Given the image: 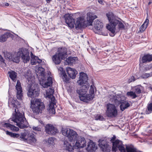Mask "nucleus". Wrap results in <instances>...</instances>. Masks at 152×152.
Instances as JSON below:
<instances>
[{
    "label": "nucleus",
    "instance_id": "2",
    "mask_svg": "<svg viewBox=\"0 0 152 152\" xmlns=\"http://www.w3.org/2000/svg\"><path fill=\"white\" fill-rule=\"evenodd\" d=\"M106 15L109 22L107 25V28L112 33H115L117 25L119 29H124L125 26L123 23L117 19L113 12H109Z\"/></svg>",
    "mask_w": 152,
    "mask_h": 152
},
{
    "label": "nucleus",
    "instance_id": "48",
    "mask_svg": "<svg viewBox=\"0 0 152 152\" xmlns=\"http://www.w3.org/2000/svg\"><path fill=\"white\" fill-rule=\"evenodd\" d=\"M33 129L34 130L37 131H41V128L38 127V126H34L33 127Z\"/></svg>",
    "mask_w": 152,
    "mask_h": 152
},
{
    "label": "nucleus",
    "instance_id": "35",
    "mask_svg": "<svg viewBox=\"0 0 152 152\" xmlns=\"http://www.w3.org/2000/svg\"><path fill=\"white\" fill-rule=\"evenodd\" d=\"M128 96L131 97L132 99H135L137 96L135 94V92L132 91H128L126 93Z\"/></svg>",
    "mask_w": 152,
    "mask_h": 152
},
{
    "label": "nucleus",
    "instance_id": "61",
    "mask_svg": "<svg viewBox=\"0 0 152 152\" xmlns=\"http://www.w3.org/2000/svg\"><path fill=\"white\" fill-rule=\"evenodd\" d=\"M119 19H120L119 18H118Z\"/></svg>",
    "mask_w": 152,
    "mask_h": 152
},
{
    "label": "nucleus",
    "instance_id": "50",
    "mask_svg": "<svg viewBox=\"0 0 152 152\" xmlns=\"http://www.w3.org/2000/svg\"><path fill=\"white\" fill-rule=\"evenodd\" d=\"M0 61L1 62V63H4L5 64V60L2 57V56L1 55H0Z\"/></svg>",
    "mask_w": 152,
    "mask_h": 152
},
{
    "label": "nucleus",
    "instance_id": "9",
    "mask_svg": "<svg viewBox=\"0 0 152 152\" xmlns=\"http://www.w3.org/2000/svg\"><path fill=\"white\" fill-rule=\"evenodd\" d=\"M39 91L38 84H34L30 86L27 92L28 96L31 98L37 97L39 95Z\"/></svg>",
    "mask_w": 152,
    "mask_h": 152
},
{
    "label": "nucleus",
    "instance_id": "45",
    "mask_svg": "<svg viewBox=\"0 0 152 152\" xmlns=\"http://www.w3.org/2000/svg\"><path fill=\"white\" fill-rule=\"evenodd\" d=\"M49 111L52 114H55V110L54 107V106L53 107L52 106H49Z\"/></svg>",
    "mask_w": 152,
    "mask_h": 152
},
{
    "label": "nucleus",
    "instance_id": "4",
    "mask_svg": "<svg viewBox=\"0 0 152 152\" xmlns=\"http://www.w3.org/2000/svg\"><path fill=\"white\" fill-rule=\"evenodd\" d=\"M31 108L32 111L36 115L41 113L45 108L43 102L40 99H36L34 101L31 100Z\"/></svg>",
    "mask_w": 152,
    "mask_h": 152
},
{
    "label": "nucleus",
    "instance_id": "52",
    "mask_svg": "<svg viewBox=\"0 0 152 152\" xmlns=\"http://www.w3.org/2000/svg\"><path fill=\"white\" fill-rule=\"evenodd\" d=\"M135 79L134 77V76H132L131 77V79H130L129 80V82H131L133 81H134L135 80Z\"/></svg>",
    "mask_w": 152,
    "mask_h": 152
},
{
    "label": "nucleus",
    "instance_id": "15",
    "mask_svg": "<svg viewBox=\"0 0 152 152\" xmlns=\"http://www.w3.org/2000/svg\"><path fill=\"white\" fill-rule=\"evenodd\" d=\"M88 80V77L87 74L83 72H81L80 73L79 79L77 83L79 85L83 86L86 83Z\"/></svg>",
    "mask_w": 152,
    "mask_h": 152
},
{
    "label": "nucleus",
    "instance_id": "24",
    "mask_svg": "<svg viewBox=\"0 0 152 152\" xmlns=\"http://www.w3.org/2000/svg\"><path fill=\"white\" fill-rule=\"evenodd\" d=\"M122 142L118 139L115 140L113 143L112 151L116 152L117 150L119 145L121 144Z\"/></svg>",
    "mask_w": 152,
    "mask_h": 152
},
{
    "label": "nucleus",
    "instance_id": "31",
    "mask_svg": "<svg viewBox=\"0 0 152 152\" xmlns=\"http://www.w3.org/2000/svg\"><path fill=\"white\" fill-rule=\"evenodd\" d=\"M149 22V20L147 18L144 23L140 26V31L141 32H143L147 28Z\"/></svg>",
    "mask_w": 152,
    "mask_h": 152
},
{
    "label": "nucleus",
    "instance_id": "12",
    "mask_svg": "<svg viewBox=\"0 0 152 152\" xmlns=\"http://www.w3.org/2000/svg\"><path fill=\"white\" fill-rule=\"evenodd\" d=\"M99 145L101 150L104 152H110L111 147L104 140H99Z\"/></svg>",
    "mask_w": 152,
    "mask_h": 152
},
{
    "label": "nucleus",
    "instance_id": "22",
    "mask_svg": "<svg viewBox=\"0 0 152 152\" xmlns=\"http://www.w3.org/2000/svg\"><path fill=\"white\" fill-rule=\"evenodd\" d=\"M152 61V54H145L142 58V63L149 62Z\"/></svg>",
    "mask_w": 152,
    "mask_h": 152
},
{
    "label": "nucleus",
    "instance_id": "49",
    "mask_svg": "<svg viewBox=\"0 0 152 152\" xmlns=\"http://www.w3.org/2000/svg\"><path fill=\"white\" fill-rule=\"evenodd\" d=\"M25 77L26 78L28 79V80L29 82L31 81V75H25Z\"/></svg>",
    "mask_w": 152,
    "mask_h": 152
},
{
    "label": "nucleus",
    "instance_id": "40",
    "mask_svg": "<svg viewBox=\"0 0 152 152\" xmlns=\"http://www.w3.org/2000/svg\"><path fill=\"white\" fill-rule=\"evenodd\" d=\"M63 80L66 83H68L69 81V78L67 77V75L65 72H63Z\"/></svg>",
    "mask_w": 152,
    "mask_h": 152
},
{
    "label": "nucleus",
    "instance_id": "25",
    "mask_svg": "<svg viewBox=\"0 0 152 152\" xmlns=\"http://www.w3.org/2000/svg\"><path fill=\"white\" fill-rule=\"evenodd\" d=\"M52 59L53 61L56 64H59L62 60L61 58L57 53L53 56Z\"/></svg>",
    "mask_w": 152,
    "mask_h": 152
},
{
    "label": "nucleus",
    "instance_id": "53",
    "mask_svg": "<svg viewBox=\"0 0 152 152\" xmlns=\"http://www.w3.org/2000/svg\"><path fill=\"white\" fill-rule=\"evenodd\" d=\"M103 119V117L101 115H99L98 116V118H97V119L99 120H102V119Z\"/></svg>",
    "mask_w": 152,
    "mask_h": 152
},
{
    "label": "nucleus",
    "instance_id": "8",
    "mask_svg": "<svg viewBox=\"0 0 152 152\" xmlns=\"http://www.w3.org/2000/svg\"><path fill=\"white\" fill-rule=\"evenodd\" d=\"M107 110L106 114L108 117H115L118 115V111L117 107L113 104L108 103L107 104Z\"/></svg>",
    "mask_w": 152,
    "mask_h": 152
},
{
    "label": "nucleus",
    "instance_id": "36",
    "mask_svg": "<svg viewBox=\"0 0 152 152\" xmlns=\"http://www.w3.org/2000/svg\"><path fill=\"white\" fill-rule=\"evenodd\" d=\"M126 152H137L135 148L129 146H126Z\"/></svg>",
    "mask_w": 152,
    "mask_h": 152
},
{
    "label": "nucleus",
    "instance_id": "11",
    "mask_svg": "<svg viewBox=\"0 0 152 152\" xmlns=\"http://www.w3.org/2000/svg\"><path fill=\"white\" fill-rule=\"evenodd\" d=\"M64 18L65 22L69 27L72 28L75 26L76 28V22L75 23V19L72 16L69 14H66L64 15Z\"/></svg>",
    "mask_w": 152,
    "mask_h": 152
},
{
    "label": "nucleus",
    "instance_id": "57",
    "mask_svg": "<svg viewBox=\"0 0 152 152\" xmlns=\"http://www.w3.org/2000/svg\"><path fill=\"white\" fill-rule=\"evenodd\" d=\"M5 5L6 6H8L9 5V4L8 3H6Z\"/></svg>",
    "mask_w": 152,
    "mask_h": 152
},
{
    "label": "nucleus",
    "instance_id": "42",
    "mask_svg": "<svg viewBox=\"0 0 152 152\" xmlns=\"http://www.w3.org/2000/svg\"><path fill=\"white\" fill-rule=\"evenodd\" d=\"M55 138L53 137H49L48 140L47 142L49 144L53 145L54 144Z\"/></svg>",
    "mask_w": 152,
    "mask_h": 152
},
{
    "label": "nucleus",
    "instance_id": "7",
    "mask_svg": "<svg viewBox=\"0 0 152 152\" xmlns=\"http://www.w3.org/2000/svg\"><path fill=\"white\" fill-rule=\"evenodd\" d=\"M62 134L66 137L70 142L75 141L78 136L77 133L73 130L68 128H63L61 131Z\"/></svg>",
    "mask_w": 152,
    "mask_h": 152
},
{
    "label": "nucleus",
    "instance_id": "5",
    "mask_svg": "<svg viewBox=\"0 0 152 152\" xmlns=\"http://www.w3.org/2000/svg\"><path fill=\"white\" fill-rule=\"evenodd\" d=\"M20 57L24 63H27L30 60V56L28 50L24 49H20L17 53V56L14 58L12 57L11 59L13 62L18 63L20 61Z\"/></svg>",
    "mask_w": 152,
    "mask_h": 152
},
{
    "label": "nucleus",
    "instance_id": "28",
    "mask_svg": "<svg viewBox=\"0 0 152 152\" xmlns=\"http://www.w3.org/2000/svg\"><path fill=\"white\" fill-rule=\"evenodd\" d=\"M8 74L11 79L13 81L15 82L17 77V73L14 71L11 70L8 72Z\"/></svg>",
    "mask_w": 152,
    "mask_h": 152
},
{
    "label": "nucleus",
    "instance_id": "3",
    "mask_svg": "<svg viewBox=\"0 0 152 152\" xmlns=\"http://www.w3.org/2000/svg\"><path fill=\"white\" fill-rule=\"evenodd\" d=\"M87 15V23H85L86 21L83 18L79 17L77 18L76 25V29L78 30L88 26L92 25L93 20L97 17L96 15H94L91 13H88Z\"/></svg>",
    "mask_w": 152,
    "mask_h": 152
},
{
    "label": "nucleus",
    "instance_id": "51",
    "mask_svg": "<svg viewBox=\"0 0 152 152\" xmlns=\"http://www.w3.org/2000/svg\"><path fill=\"white\" fill-rule=\"evenodd\" d=\"M116 138L115 136V135H113L111 139V142L113 143L115 140Z\"/></svg>",
    "mask_w": 152,
    "mask_h": 152
},
{
    "label": "nucleus",
    "instance_id": "46",
    "mask_svg": "<svg viewBox=\"0 0 152 152\" xmlns=\"http://www.w3.org/2000/svg\"><path fill=\"white\" fill-rule=\"evenodd\" d=\"M6 121H3L0 122V129L5 131V130L3 128L5 127Z\"/></svg>",
    "mask_w": 152,
    "mask_h": 152
},
{
    "label": "nucleus",
    "instance_id": "6",
    "mask_svg": "<svg viewBox=\"0 0 152 152\" xmlns=\"http://www.w3.org/2000/svg\"><path fill=\"white\" fill-rule=\"evenodd\" d=\"M89 87V85H83L77 89V92L79 95V98L81 101L85 102L89 101V99L90 98H89L88 94H87Z\"/></svg>",
    "mask_w": 152,
    "mask_h": 152
},
{
    "label": "nucleus",
    "instance_id": "27",
    "mask_svg": "<svg viewBox=\"0 0 152 152\" xmlns=\"http://www.w3.org/2000/svg\"><path fill=\"white\" fill-rule=\"evenodd\" d=\"M64 147L68 151H72L74 150L73 146L67 140L64 141Z\"/></svg>",
    "mask_w": 152,
    "mask_h": 152
},
{
    "label": "nucleus",
    "instance_id": "44",
    "mask_svg": "<svg viewBox=\"0 0 152 152\" xmlns=\"http://www.w3.org/2000/svg\"><path fill=\"white\" fill-rule=\"evenodd\" d=\"M147 110L148 111H147V114H149L152 111V103H151L148 104Z\"/></svg>",
    "mask_w": 152,
    "mask_h": 152
},
{
    "label": "nucleus",
    "instance_id": "62",
    "mask_svg": "<svg viewBox=\"0 0 152 152\" xmlns=\"http://www.w3.org/2000/svg\"><path fill=\"white\" fill-rule=\"evenodd\" d=\"M141 152V151H140V152Z\"/></svg>",
    "mask_w": 152,
    "mask_h": 152
},
{
    "label": "nucleus",
    "instance_id": "54",
    "mask_svg": "<svg viewBox=\"0 0 152 152\" xmlns=\"http://www.w3.org/2000/svg\"><path fill=\"white\" fill-rule=\"evenodd\" d=\"M98 2L100 4H102L103 2L102 0H98Z\"/></svg>",
    "mask_w": 152,
    "mask_h": 152
},
{
    "label": "nucleus",
    "instance_id": "26",
    "mask_svg": "<svg viewBox=\"0 0 152 152\" xmlns=\"http://www.w3.org/2000/svg\"><path fill=\"white\" fill-rule=\"evenodd\" d=\"M64 147L68 151H72L74 150L73 146L67 140L64 141Z\"/></svg>",
    "mask_w": 152,
    "mask_h": 152
},
{
    "label": "nucleus",
    "instance_id": "18",
    "mask_svg": "<svg viewBox=\"0 0 152 152\" xmlns=\"http://www.w3.org/2000/svg\"><path fill=\"white\" fill-rule=\"evenodd\" d=\"M31 62L32 65H36L37 63L40 64L42 62V60L38 56L34 55L32 52H31Z\"/></svg>",
    "mask_w": 152,
    "mask_h": 152
},
{
    "label": "nucleus",
    "instance_id": "23",
    "mask_svg": "<svg viewBox=\"0 0 152 152\" xmlns=\"http://www.w3.org/2000/svg\"><path fill=\"white\" fill-rule=\"evenodd\" d=\"M13 36V35L11 34L9 32H6L0 36V42H4L7 40V38L10 37L12 38Z\"/></svg>",
    "mask_w": 152,
    "mask_h": 152
},
{
    "label": "nucleus",
    "instance_id": "39",
    "mask_svg": "<svg viewBox=\"0 0 152 152\" xmlns=\"http://www.w3.org/2000/svg\"><path fill=\"white\" fill-rule=\"evenodd\" d=\"M50 98L51 101L49 104V106H52L53 107L55 103V98L53 96H52Z\"/></svg>",
    "mask_w": 152,
    "mask_h": 152
},
{
    "label": "nucleus",
    "instance_id": "47",
    "mask_svg": "<svg viewBox=\"0 0 152 152\" xmlns=\"http://www.w3.org/2000/svg\"><path fill=\"white\" fill-rule=\"evenodd\" d=\"M134 92H135L136 94H139L141 93V90L140 88H136Z\"/></svg>",
    "mask_w": 152,
    "mask_h": 152
},
{
    "label": "nucleus",
    "instance_id": "37",
    "mask_svg": "<svg viewBox=\"0 0 152 152\" xmlns=\"http://www.w3.org/2000/svg\"><path fill=\"white\" fill-rule=\"evenodd\" d=\"M26 135V133L25 132L21 133L20 134H19V137L18 139L24 141H26L27 140V139L25 138Z\"/></svg>",
    "mask_w": 152,
    "mask_h": 152
},
{
    "label": "nucleus",
    "instance_id": "32",
    "mask_svg": "<svg viewBox=\"0 0 152 152\" xmlns=\"http://www.w3.org/2000/svg\"><path fill=\"white\" fill-rule=\"evenodd\" d=\"M77 58V57L70 56L68 58L66 59V61L68 64H72L73 63H75Z\"/></svg>",
    "mask_w": 152,
    "mask_h": 152
},
{
    "label": "nucleus",
    "instance_id": "19",
    "mask_svg": "<svg viewBox=\"0 0 152 152\" xmlns=\"http://www.w3.org/2000/svg\"><path fill=\"white\" fill-rule=\"evenodd\" d=\"M66 71L70 77L72 79L75 78L76 75L77 73V71L75 69L69 67L67 69Z\"/></svg>",
    "mask_w": 152,
    "mask_h": 152
},
{
    "label": "nucleus",
    "instance_id": "41",
    "mask_svg": "<svg viewBox=\"0 0 152 152\" xmlns=\"http://www.w3.org/2000/svg\"><path fill=\"white\" fill-rule=\"evenodd\" d=\"M118 148L121 152H126V150L124 146V145L122 142L119 145Z\"/></svg>",
    "mask_w": 152,
    "mask_h": 152
},
{
    "label": "nucleus",
    "instance_id": "58",
    "mask_svg": "<svg viewBox=\"0 0 152 152\" xmlns=\"http://www.w3.org/2000/svg\"><path fill=\"white\" fill-rule=\"evenodd\" d=\"M152 3V2L151 1H150L148 3V5H150Z\"/></svg>",
    "mask_w": 152,
    "mask_h": 152
},
{
    "label": "nucleus",
    "instance_id": "60",
    "mask_svg": "<svg viewBox=\"0 0 152 152\" xmlns=\"http://www.w3.org/2000/svg\"><path fill=\"white\" fill-rule=\"evenodd\" d=\"M107 33H106L105 34H104V35L106 36V35H107Z\"/></svg>",
    "mask_w": 152,
    "mask_h": 152
},
{
    "label": "nucleus",
    "instance_id": "20",
    "mask_svg": "<svg viewBox=\"0 0 152 152\" xmlns=\"http://www.w3.org/2000/svg\"><path fill=\"white\" fill-rule=\"evenodd\" d=\"M86 142L84 138H79L76 141L75 146L78 148H83L86 146Z\"/></svg>",
    "mask_w": 152,
    "mask_h": 152
},
{
    "label": "nucleus",
    "instance_id": "21",
    "mask_svg": "<svg viewBox=\"0 0 152 152\" xmlns=\"http://www.w3.org/2000/svg\"><path fill=\"white\" fill-rule=\"evenodd\" d=\"M96 149L95 143L91 140L89 142L86 149L88 152H95Z\"/></svg>",
    "mask_w": 152,
    "mask_h": 152
},
{
    "label": "nucleus",
    "instance_id": "10",
    "mask_svg": "<svg viewBox=\"0 0 152 152\" xmlns=\"http://www.w3.org/2000/svg\"><path fill=\"white\" fill-rule=\"evenodd\" d=\"M118 98L116 96H113V98H111L112 101L114 102V103L116 104L120 103V110L122 111L126 109L130 106V104L128 100H121L119 101Z\"/></svg>",
    "mask_w": 152,
    "mask_h": 152
},
{
    "label": "nucleus",
    "instance_id": "14",
    "mask_svg": "<svg viewBox=\"0 0 152 152\" xmlns=\"http://www.w3.org/2000/svg\"><path fill=\"white\" fill-rule=\"evenodd\" d=\"M15 89L16 91V96L17 98L19 100H22L23 96V91L20 82L19 80L17 81V84L15 86Z\"/></svg>",
    "mask_w": 152,
    "mask_h": 152
},
{
    "label": "nucleus",
    "instance_id": "59",
    "mask_svg": "<svg viewBox=\"0 0 152 152\" xmlns=\"http://www.w3.org/2000/svg\"><path fill=\"white\" fill-rule=\"evenodd\" d=\"M68 152H74L73 151H68Z\"/></svg>",
    "mask_w": 152,
    "mask_h": 152
},
{
    "label": "nucleus",
    "instance_id": "16",
    "mask_svg": "<svg viewBox=\"0 0 152 152\" xmlns=\"http://www.w3.org/2000/svg\"><path fill=\"white\" fill-rule=\"evenodd\" d=\"M57 53L62 60L64 59L67 56V49L65 47L58 48Z\"/></svg>",
    "mask_w": 152,
    "mask_h": 152
},
{
    "label": "nucleus",
    "instance_id": "17",
    "mask_svg": "<svg viewBox=\"0 0 152 152\" xmlns=\"http://www.w3.org/2000/svg\"><path fill=\"white\" fill-rule=\"evenodd\" d=\"M94 31L95 33H98L99 31H101L103 27V23L100 21L97 20L94 22Z\"/></svg>",
    "mask_w": 152,
    "mask_h": 152
},
{
    "label": "nucleus",
    "instance_id": "30",
    "mask_svg": "<svg viewBox=\"0 0 152 152\" xmlns=\"http://www.w3.org/2000/svg\"><path fill=\"white\" fill-rule=\"evenodd\" d=\"M89 94H88V96L90 98L89 101L92 100L94 97V89L93 85H91L89 90Z\"/></svg>",
    "mask_w": 152,
    "mask_h": 152
},
{
    "label": "nucleus",
    "instance_id": "38",
    "mask_svg": "<svg viewBox=\"0 0 152 152\" xmlns=\"http://www.w3.org/2000/svg\"><path fill=\"white\" fill-rule=\"evenodd\" d=\"M4 56L5 58L11 59L12 58V54L10 53L7 51L3 52Z\"/></svg>",
    "mask_w": 152,
    "mask_h": 152
},
{
    "label": "nucleus",
    "instance_id": "55",
    "mask_svg": "<svg viewBox=\"0 0 152 152\" xmlns=\"http://www.w3.org/2000/svg\"><path fill=\"white\" fill-rule=\"evenodd\" d=\"M144 75L146 76V77H149V75H150L149 74H148V73H145V75Z\"/></svg>",
    "mask_w": 152,
    "mask_h": 152
},
{
    "label": "nucleus",
    "instance_id": "56",
    "mask_svg": "<svg viewBox=\"0 0 152 152\" xmlns=\"http://www.w3.org/2000/svg\"><path fill=\"white\" fill-rule=\"evenodd\" d=\"M52 0H46L47 3H49Z\"/></svg>",
    "mask_w": 152,
    "mask_h": 152
},
{
    "label": "nucleus",
    "instance_id": "43",
    "mask_svg": "<svg viewBox=\"0 0 152 152\" xmlns=\"http://www.w3.org/2000/svg\"><path fill=\"white\" fill-rule=\"evenodd\" d=\"M12 131H18L19 129L18 127H16L14 125L11 124L10 128Z\"/></svg>",
    "mask_w": 152,
    "mask_h": 152
},
{
    "label": "nucleus",
    "instance_id": "1",
    "mask_svg": "<svg viewBox=\"0 0 152 152\" xmlns=\"http://www.w3.org/2000/svg\"><path fill=\"white\" fill-rule=\"evenodd\" d=\"M12 102H10L9 99L8 101V104L9 105L12 106L13 107L15 108V112L13 113L12 118H10L8 121L6 122L5 127L10 129L12 123L11 121H12L16 123V125L18 126L21 129H23L27 127V121L25 117L24 113L23 112H21L19 110L16 104L17 103L16 101H15L12 99Z\"/></svg>",
    "mask_w": 152,
    "mask_h": 152
},
{
    "label": "nucleus",
    "instance_id": "33",
    "mask_svg": "<svg viewBox=\"0 0 152 152\" xmlns=\"http://www.w3.org/2000/svg\"><path fill=\"white\" fill-rule=\"evenodd\" d=\"M54 92V90L53 88H50L49 89L46 91V97L50 99L53 96Z\"/></svg>",
    "mask_w": 152,
    "mask_h": 152
},
{
    "label": "nucleus",
    "instance_id": "29",
    "mask_svg": "<svg viewBox=\"0 0 152 152\" xmlns=\"http://www.w3.org/2000/svg\"><path fill=\"white\" fill-rule=\"evenodd\" d=\"M53 83L52 78L50 77H49L47 79V81L44 83H42V86L44 88H46L50 86Z\"/></svg>",
    "mask_w": 152,
    "mask_h": 152
},
{
    "label": "nucleus",
    "instance_id": "34",
    "mask_svg": "<svg viewBox=\"0 0 152 152\" xmlns=\"http://www.w3.org/2000/svg\"><path fill=\"white\" fill-rule=\"evenodd\" d=\"M6 134L7 135H9L10 137L14 138H17L18 139L19 137V134L10 132L8 131H6Z\"/></svg>",
    "mask_w": 152,
    "mask_h": 152
},
{
    "label": "nucleus",
    "instance_id": "13",
    "mask_svg": "<svg viewBox=\"0 0 152 152\" xmlns=\"http://www.w3.org/2000/svg\"><path fill=\"white\" fill-rule=\"evenodd\" d=\"M45 131L48 134L54 135L58 132V129L52 124H48L45 126Z\"/></svg>",
    "mask_w": 152,
    "mask_h": 152
}]
</instances>
